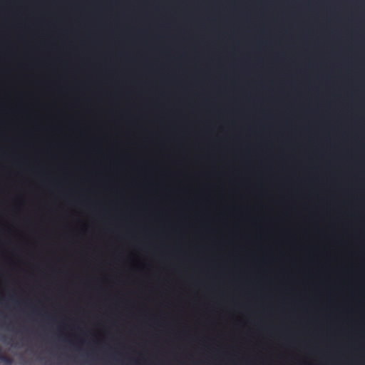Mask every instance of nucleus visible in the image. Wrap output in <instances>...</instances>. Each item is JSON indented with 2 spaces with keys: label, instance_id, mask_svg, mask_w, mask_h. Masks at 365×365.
I'll use <instances>...</instances> for the list:
<instances>
[{
  "label": "nucleus",
  "instance_id": "obj_1",
  "mask_svg": "<svg viewBox=\"0 0 365 365\" xmlns=\"http://www.w3.org/2000/svg\"><path fill=\"white\" fill-rule=\"evenodd\" d=\"M0 360L6 364H11L13 363V359L4 354L1 350H0Z\"/></svg>",
  "mask_w": 365,
  "mask_h": 365
}]
</instances>
